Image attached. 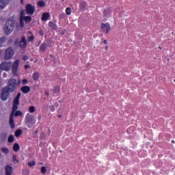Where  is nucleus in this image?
Masks as SVG:
<instances>
[{
  "instance_id": "38",
  "label": "nucleus",
  "mask_w": 175,
  "mask_h": 175,
  "mask_svg": "<svg viewBox=\"0 0 175 175\" xmlns=\"http://www.w3.org/2000/svg\"><path fill=\"white\" fill-rule=\"evenodd\" d=\"M49 109H50V110H51V111H55V107L54 105H51V106L49 107Z\"/></svg>"
},
{
  "instance_id": "5",
  "label": "nucleus",
  "mask_w": 175,
  "mask_h": 175,
  "mask_svg": "<svg viewBox=\"0 0 175 175\" xmlns=\"http://www.w3.org/2000/svg\"><path fill=\"white\" fill-rule=\"evenodd\" d=\"M11 68H12V63H10V62H3L0 64V70H5V72H9V70H10Z\"/></svg>"
},
{
  "instance_id": "12",
  "label": "nucleus",
  "mask_w": 175,
  "mask_h": 175,
  "mask_svg": "<svg viewBox=\"0 0 175 175\" xmlns=\"http://www.w3.org/2000/svg\"><path fill=\"white\" fill-rule=\"evenodd\" d=\"M32 18L31 16H23L21 20H20L21 27H23V21L27 23V24L31 23Z\"/></svg>"
},
{
  "instance_id": "55",
  "label": "nucleus",
  "mask_w": 175,
  "mask_h": 175,
  "mask_svg": "<svg viewBox=\"0 0 175 175\" xmlns=\"http://www.w3.org/2000/svg\"><path fill=\"white\" fill-rule=\"evenodd\" d=\"M61 34H62V35H64V34H65V33H61Z\"/></svg>"
},
{
  "instance_id": "41",
  "label": "nucleus",
  "mask_w": 175,
  "mask_h": 175,
  "mask_svg": "<svg viewBox=\"0 0 175 175\" xmlns=\"http://www.w3.org/2000/svg\"><path fill=\"white\" fill-rule=\"evenodd\" d=\"M29 58V57H28L27 55H24V56L23 57V61H28Z\"/></svg>"
},
{
  "instance_id": "60",
  "label": "nucleus",
  "mask_w": 175,
  "mask_h": 175,
  "mask_svg": "<svg viewBox=\"0 0 175 175\" xmlns=\"http://www.w3.org/2000/svg\"><path fill=\"white\" fill-rule=\"evenodd\" d=\"M35 133H38V131H36L35 132Z\"/></svg>"
},
{
  "instance_id": "1",
  "label": "nucleus",
  "mask_w": 175,
  "mask_h": 175,
  "mask_svg": "<svg viewBox=\"0 0 175 175\" xmlns=\"http://www.w3.org/2000/svg\"><path fill=\"white\" fill-rule=\"evenodd\" d=\"M14 27H16V21H14V17H10L8 20L6 21L3 27L5 33L6 35H10V33L13 32Z\"/></svg>"
},
{
  "instance_id": "33",
  "label": "nucleus",
  "mask_w": 175,
  "mask_h": 175,
  "mask_svg": "<svg viewBox=\"0 0 175 175\" xmlns=\"http://www.w3.org/2000/svg\"><path fill=\"white\" fill-rule=\"evenodd\" d=\"M35 165H36L35 161H31L30 162H28V166H29V167H32V166H35Z\"/></svg>"
},
{
  "instance_id": "35",
  "label": "nucleus",
  "mask_w": 175,
  "mask_h": 175,
  "mask_svg": "<svg viewBox=\"0 0 175 175\" xmlns=\"http://www.w3.org/2000/svg\"><path fill=\"white\" fill-rule=\"evenodd\" d=\"M14 116L15 117H18V116H23V112H21V111H16Z\"/></svg>"
},
{
  "instance_id": "19",
  "label": "nucleus",
  "mask_w": 175,
  "mask_h": 175,
  "mask_svg": "<svg viewBox=\"0 0 175 175\" xmlns=\"http://www.w3.org/2000/svg\"><path fill=\"white\" fill-rule=\"evenodd\" d=\"M28 35H31V36L27 37V42H33L34 38H33V36L32 35V33H31V31H29Z\"/></svg>"
},
{
  "instance_id": "34",
  "label": "nucleus",
  "mask_w": 175,
  "mask_h": 175,
  "mask_svg": "<svg viewBox=\"0 0 175 175\" xmlns=\"http://www.w3.org/2000/svg\"><path fill=\"white\" fill-rule=\"evenodd\" d=\"M29 113H35V107L31 106L29 107Z\"/></svg>"
},
{
  "instance_id": "47",
  "label": "nucleus",
  "mask_w": 175,
  "mask_h": 175,
  "mask_svg": "<svg viewBox=\"0 0 175 175\" xmlns=\"http://www.w3.org/2000/svg\"><path fill=\"white\" fill-rule=\"evenodd\" d=\"M105 50H109V46H106L105 47Z\"/></svg>"
},
{
  "instance_id": "56",
  "label": "nucleus",
  "mask_w": 175,
  "mask_h": 175,
  "mask_svg": "<svg viewBox=\"0 0 175 175\" xmlns=\"http://www.w3.org/2000/svg\"><path fill=\"white\" fill-rule=\"evenodd\" d=\"M172 143H174V140H172Z\"/></svg>"
},
{
  "instance_id": "49",
  "label": "nucleus",
  "mask_w": 175,
  "mask_h": 175,
  "mask_svg": "<svg viewBox=\"0 0 175 175\" xmlns=\"http://www.w3.org/2000/svg\"><path fill=\"white\" fill-rule=\"evenodd\" d=\"M45 95L46 96H49V92H45Z\"/></svg>"
},
{
  "instance_id": "39",
  "label": "nucleus",
  "mask_w": 175,
  "mask_h": 175,
  "mask_svg": "<svg viewBox=\"0 0 175 175\" xmlns=\"http://www.w3.org/2000/svg\"><path fill=\"white\" fill-rule=\"evenodd\" d=\"M27 83H28V80H27V79L22 80L23 85H25V84H27Z\"/></svg>"
},
{
  "instance_id": "58",
  "label": "nucleus",
  "mask_w": 175,
  "mask_h": 175,
  "mask_svg": "<svg viewBox=\"0 0 175 175\" xmlns=\"http://www.w3.org/2000/svg\"><path fill=\"white\" fill-rule=\"evenodd\" d=\"M23 0H21V3H23Z\"/></svg>"
},
{
  "instance_id": "62",
  "label": "nucleus",
  "mask_w": 175,
  "mask_h": 175,
  "mask_svg": "<svg viewBox=\"0 0 175 175\" xmlns=\"http://www.w3.org/2000/svg\"><path fill=\"white\" fill-rule=\"evenodd\" d=\"M174 81H175V79L174 80Z\"/></svg>"
},
{
  "instance_id": "28",
  "label": "nucleus",
  "mask_w": 175,
  "mask_h": 175,
  "mask_svg": "<svg viewBox=\"0 0 175 175\" xmlns=\"http://www.w3.org/2000/svg\"><path fill=\"white\" fill-rule=\"evenodd\" d=\"M5 42H6V38L1 37L0 38V47H2V44H3V43H5Z\"/></svg>"
},
{
  "instance_id": "22",
  "label": "nucleus",
  "mask_w": 175,
  "mask_h": 175,
  "mask_svg": "<svg viewBox=\"0 0 175 175\" xmlns=\"http://www.w3.org/2000/svg\"><path fill=\"white\" fill-rule=\"evenodd\" d=\"M80 8H81V9L84 10V9H85L87 8V3L85 1H82L80 3Z\"/></svg>"
},
{
  "instance_id": "54",
  "label": "nucleus",
  "mask_w": 175,
  "mask_h": 175,
  "mask_svg": "<svg viewBox=\"0 0 175 175\" xmlns=\"http://www.w3.org/2000/svg\"><path fill=\"white\" fill-rule=\"evenodd\" d=\"M4 77H6V74H3Z\"/></svg>"
},
{
  "instance_id": "50",
  "label": "nucleus",
  "mask_w": 175,
  "mask_h": 175,
  "mask_svg": "<svg viewBox=\"0 0 175 175\" xmlns=\"http://www.w3.org/2000/svg\"><path fill=\"white\" fill-rule=\"evenodd\" d=\"M40 118H42V116H40L38 117V120H40Z\"/></svg>"
},
{
  "instance_id": "31",
  "label": "nucleus",
  "mask_w": 175,
  "mask_h": 175,
  "mask_svg": "<svg viewBox=\"0 0 175 175\" xmlns=\"http://www.w3.org/2000/svg\"><path fill=\"white\" fill-rule=\"evenodd\" d=\"M40 170H41V173L42 174H46V172H47V170L46 169V167H44V166H42L41 167Z\"/></svg>"
},
{
  "instance_id": "26",
  "label": "nucleus",
  "mask_w": 175,
  "mask_h": 175,
  "mask_svg": "<svg viewBox=\"0 0 175 175\" xmlns=\"http://www.w3.org/2000/svg\"><path fill=\"white\" fill-rule=\"evenodd\" d=\"M8 142V143H13V142H14V136L13 135H10Z\"/></svg>"
},
{
  "instance_id": "43",
  "label": "nucleus",
  "mask_w": 175,
  "mask_h": 175,
  "mask_svg": "<svg viewBox=\"0 0 175 175\" xmlns=\"http://www.w3.org/2000/svg\"><path fill=\"white\" fill-rule=\"evenodd\" d=\"M44 137H46V134H44V133H42L41 134V135H40V139H44Z\"/></svg>"
},
{
  "instance_id": "2",
  "label": "nucleus",
  "mask_w": 175,
  "mask_h": 175,
  "mask_svg": "<svg viewBox=\"0 0 175 175\" xmlns=\"http://www.w3.org/2000/svg\"><path fill=\"white\" fill-rule=\"evenodd\" d=\"M10 93L14 92L17 90V79L14 78H10L7 83V85L4 87Z\"/></svg>"
},
{
  "instance_id": "17",
  "label": "nucleus",
  "mask_w": 175,
  "mask_h": 175,
  "mask_svg": "<svg viewBox=\"0 0 175 175\" xmlns=\"http://www.w3.org/2000/svg\"><path fill=\"white\" fill-rule=\"evenodd\" d=\"M49 17H50V14L47 12L43 13L42 16V21H47V20L49 19Z\"/></svg>"
},
{
  "instance_id": "51",
  "label": "nucleus",
  "mask_w": 175,
  "mask_h": 175,
  "mask_svg": "<svg viewBox=\"0 0 175 175\" xmlns=\"http://www.w3.org/2000/svg\"><path fill=\"white\" fill-rule=\"evenodd\" d=\"M59 118H61V117H62L61 115L58 116Z\"/></svg>"
},
{
  "instance_id": "24",
  "label": "nucleus",
  "mask_w": 175,
  "mask_h": 175,
  "mask_svg": "<svg viewBox=\"0 0 175 175\" xmlns=\"http://www.w3.org/2000/svg\"><path fill=\"white\" fill-rule=\"evenodd\" d=\"M23 133V131L18 129L15 131V136L16 137H18L19 136H21Z\"/></svg>"
},
{
  "instance_id": "52",
  "label": "nucleus",
  "mask_w": 175,
  "mask_h": 175,
  "mask_svg": "<svg viewBox=\"0 0 175 175\" xmlns=\"http://www.w3.org/2000/svg\"><path fill=\"white\" fill-rule=\"evenodd\" d=\"M159 49L160 50H162V48H161V46H159Z\"/></svg>"
},
{
  "instance_id": "6",
  "label": "nucleus",
  "mask_w": 175,
  "mask_h": 175,
  "mask_svg": "<svg viewBox=\"0 0 175 175\" xmlns=\"http://www.w3.org/2000/svg\"><path fill=\"white\" fill-rule=\"evenodd\" d=\"M13 55H14V51L13 50V48L9 47L7 50L5 51V59H10L13 57Z\"/></svg>"
},
{
  "instance_id": "18",
  "label": "nucleus",
  "mask_w": 175,
  "mask_h": 175,
  "mask_svg": "<svg viewBox=\"0 0 175 175\" xmlns=\"http://www.w3.org/2000/svg\"><path fill=\"white\" fill-rule=\"evenodd\" d=\"M39 72H36L33 74L32 79L34 80V81H38V80H39Z\"/></svg>"
},
{
  "instance_id": "46",
  "label": "nucleus",
  "mask_w": 175,
  "mask_h": 175,
  "mask_svg": "<svg viewBox=\"0 0 175 175\" xmlns=\"http://www.w3.org/2000/svg\"><path fill=\"white\" fill-rule=\"evenodd\" d=\"M28 68H29V66H28V65H25V69H28Z\"/></svg>"
},
{
  "instance_id": "7",
  "label": "nucleus",
  "mask_w": 175,
  "mask_h": 175,
  "mask_svg": "<svg viewBox=\"0 0 175 175\" xmlns=\"http://www.w3.org/2000/svg\"><path fill=\"white\" fill-rule=\"evenodd\" d=\"M9 95H10V92H9L5 88H3L1 89V100H8V98H9Z\"/></svg>"
},
{
  "instance_id": "32",
  "label": "nucleus",
  "mask_w": 175,
  "mask_h": 175,
  "mask_svg": "<svg viewBox=\"0 0 175 175\" xmlns=\"http://www.w3.org/2000/svg\"><path fill=\"white\" fill-rule=\"evenodd\" d=\"M66 13L68 16L70 15V14L72 13V10L70 9V8H67L66 9Z\"/></svg>"
},
{
  "instance_id": "23",
  "label": "nucleus",
  "mask_w": 175,
  "mask_h": 175,
  "mask_svg": "<svg viewBox=\"0 0 175 175\" xmlns=\"http://www.w3.org/2000/svg\"><path fill=\"white\" fill-rule=\"evenodd\" d=\"M46 47H47V44L46 43H42L40 46V49L41 51H46Z\"/></svg>"
},
{
  "instance_id": "21",
  "label": "nucleus",
  "mask_w": 175,
  "mask_h": 175,
  "mask_svg": "<svg viewBox=\"0 0 175 175\" xmlns=\"http://www.w3.org/2000/svg\"><path fill=\"white\" fill-rule=\"evenodd\" d=\"M38 6H39V8H44L46 3L43 1H40L38 2Z\"/></svg>"
},
{
  "instance_id": "29",
  "label": "nucleus",
  "mask_w": 175,
  "mask_h": 175,
  "mask_svg": "<svg viewBox=\"0 0 175 175\" xmlns=\"http://www.w3.org/2000/svg\"><path fill=\"white\" fill-rule=\"evenodd\" d=\"M1 152L4 154H9V149L8 148H1Z\"/></svg>"
},
{
  "instance_id": "16",
  "label": "nucleus",
  "mask_w": 175,
  "mask_h": 175,
  "mask_svg": "<svg viewBox=\"0 0 175 175\" xmlns=\"http://www.w3.org/2000/svg\"><path fill=\"white\" fill-rule=\"evenodd\" d=\"M111 13V9L107 8L105 10H103V14L104 17H107V16H110V14Z\"/></svg>"
},
{
  "instance_id": "42",
  "label": "nucleus",
  "mask_w": 175,
  "mask_h": 175,
  "mask_svg": "<svg viewBox=\"0 0 175 175\" xmlns=\"http://www.w3.org/2000/svg\"><path fill=\"white\" fill-rule=\"evenodd\" d=\"M21 96V93L19 92V93H18V94L16 95V97L15 98V99L20 100Z\"/></svg>"
},
{
  "instance_id": "37",
  "label": "nucleus",
  "mask_w": 175,
  "mask_h": 175,
  "mask_svg": "<svg viewBox=\"0 0 175 175\" xmlns=\"http://www.w3.org/2000/svg\"><path fill=\"white\" fill-rule=\"evenodd\" d=\"M24 14H25V12H24V10H22L21 12V19L20 20L23 19V17H25V16H24Z\"/></svg>"
},
{
  "instance_id": "20",
  "label": "nucleus",
  "mask_w": 175,
  "mask_h": 175,
  "mask_svg": "<svg viewBox=\"0 0 175 175\" xmlns=\"http://www.w3.org/2000/svg\"><path fill=\"white\" fill-rule=\"evenodd\" d=\"M13 150L14 151H15V152H18V150H20V145H18V144L17 143L14 144Z\"/></svg>"
},
{
  "instance_id": "10",
  "label": "nucleus",
  "mask_w": 175,
  "mask_h": 175,
  "mask_svg": "<svg viewBox=\"0 0 175 175\" xmlns=\"http://www.w3.org/2000/svg\"><path fill=\"white\" fill-rule=\"evenodd\" d=\"M26 123L31 124V126H29V128H31V126H32V125L34 124L35 120H33V116H32V115L27 114L26 116Z\"/></svg>"
},
{
  "instance_id": "44",
  "label": "nucleus",
  "mask_w": 175,
  "mask_h": 175,
  "mask_svg": "<svg viewBox=\"0 0 175 175\" xmlns=\"http://www.w3.org/2000/svg\"><path fill=\"white\" fill-rule=\"evenodd\" d=\"M49 57L52 61H55V58H54V56L53 55H49Z\"/></svg>"
},
{
  "instance_id": "30",
  "label": "nucleus",
  "mask_w": 175,
  "mask_h": 175,
  "mask_svg": "<svg viewBox=\"0 0 175 175\" xmlns=\"http://www.w3.org/2000/svg\"><path fill=\"white\" fill-rule=\"evenodd\" d=\"M12 159H13V162L14 163H18V160L17 159V156H16L15 154H13Z\"/></svg>"
},
{
  "instance_id": "9",
  "label": "nucleus",
  "mask_w": 175,
  "mask_h": 175,
  "mask_svg": "<svg viewBox=\"0 0 175 175\" xmlns=\"http://www.w3.org/2000/svg\"><path fill=\"white\" fill-rule=\"evenodd\" d=\"M26 13L27 14H30V16H32L33 13H35V6L27 4L25 8Z\"/></svg>"
},
{
  "instance_id": "13",
  "label": "nucleus",
  "mask_w": 175,
  "mask_h": 175,
  "mask_svg": "<svg viewBox=\"0 0 175 175\" xmlns=\"http://www.w3.org/2000/svg\"><path fill=\"white\" fill-rule=\"evenodd\" d=\"M8 3L9 0H0V10L5 9Z\"/></svg>"
},
{
  "instance_id": "45",
  "label": "nucleus",
  "mask_w": 175,
  "mask_h": 175,
  "mask_svg": "<svg viewBox=\"0 0 175 175\" xmlns=\"http://www.w3.org/2000/svg\"><path fill=\"white\" fill-rule=\"evenodd\" d=\"M103 43H104L105 44H107V40H104Z\"/></svg>"
},
{
  "instance_id": "15",
  "label": "nucleus",
  "mask_w": 175,
  "mask_h": 175,
  "mask_svg": "<svg viewBox=\"0 0 175 175\" xmlns=\"http://www.w3.org/2000/svg\"><path fill=\"white\" fill-rule=\"evenodd\" d=\"M21 91H22L23 94H28L31 92V88L29 86H23L21 88Z\"/></svg>"
},
{
  "instance_id": "14",
  "label": "nucleus",
  "mask_w": 175,
  "mask_h": 175,
  "mask_svg": "<svg viewBox=\"0 0 175 175\" xmlns=\"http://www.w3.org/2000/svg\"><path fill=\"white\" fill-rule=\"evenodd\" d=\"M5 175H12L13 173V167L10 165H6L5 167Z\"/></svg>"
},
{
  "instance_id": "57",
  "label": "nucleus",
  "mask_w": 175,
  "mask_h": 175,
  "mask_svg": "<svg viewBox=\"0 0 175 175\" xmlns=\"http://www.w3.org/2000/svg\"><path fill=\"white\" fill-rule=\"evenodd\" d=\"M40 165H43V163H40Z\"/></svg>"
},
{
  "instance_id": "40",
  "label": "nucleus",
  "mask_w": 175,
  "mask_h": 175,
  "mask_svg": "<svg viewBox=\"0 0 175 175\" xmlns=\"http://www.w3.org/2000/svg\"><path fill=\"white\" fill-rule=\"evenodd\" d=\"M23 174H25V175L29 174V171L28 170H23Z\"/></svg>"
},
{
  "instance_id": "11",
  "label": "nucleus",
  "mask_w": 175,
  "mask_h": 175,
  "mask_svg": "<svg viewBox=\"0 0 175 175\" xmlns=\"http://www.w3.org/2000/svg\"><path fill=\"white\" fill-rule=\"evenodd\" d=\"M18 64L19 62L18 60H16L12 66V73L13 75H17V70L18 69Z\"/></svg>"
},
{
  "instance_id": "3",
  "label": "nucleus",
  "mask_w": 175,
  "mask_h": 175,
  "mask_svg": "<svg viewBox=\"0 0 175 175\" xmlns=\"http://www.w3.org/2000/svg\"><path fill=\"white\" fill-rule=\"evenodd\" d=\"M27 38L25 36H22L21 39L16 38L14 44L15 47H20V49H27Z\"/></svg>"
},
{
  "instance_id": "61",
  "label": "nucleus",
  "mask_w": 175,
  "mask_h": 175,
  "mask_svg": "<svg viewBox=\"0 0 175 175\" xmlns=\"http://www.w3.org/2000/svg\"><path fill=\"white\" fill-rule=\"evenodd\" d=\"M41 35H43V32H41Z\"/></svg>"
},
{
  "instance_id": "25",
  "label": "nucleus",
  "mask_w": 175,
  "mask_h": 175,
  "mask_svg": "<svg viewBox=\"0 0 175 175\" xmlns=\"http://www.w3.org/2000/svg\"><path fill=\"white\" fill-rule=\"evenodd\" d=\"M49 25L51 28H52V29H57V25H55L54 23L49 22Z\"/></svg>"
},
{
  "instance_id": "48",
  "label": "nucleus",
  "mask_w": 175,
  "mask_h": 175,
  "mask_svg": "<svg viewBox=\"0 0 175 175\" xmlns=\"http://www.w3.org/2000/svg\"><path fill=\"white\" fill-rule=\"evenodd\" d=\"M55 106H56V107H58V103H55Z\"/></svg>"
},
{
  "instance_id": "8",
  "label": "nucleus",
  "mask_w": 175,
  "mask_h": 175,
  "mask_svg": "<svg viewBox=\"0 0 175 175\" xmlns=\"http://www.w3.org/2000/svg\"><path fill=\"white\" fill-rule=\"evenodd\" d=\"M110 29H111V27H110V23H102L101 24V31L103 33H109L110 32Z\"/></svg>"
},
{
  "instance_id": "36",
  "label": "nucleus",
  "mask_w": 175,
  "mask_h": 175,
  "mask_svg": "<svg viewBox=\"0 0 175 175\" xmlns=\"http://www.w3.org/2000/svg\"><path fill=\"white\" fill-rule=\"evenodd\" d=\"M20 100H18V98H14V102H13V105H19L20 103Z\"/></svg>"
},
{
  "instance_id": "59",
  "label": "nucleus",
  "mask_w": 175,
  "mask_h": 175,
  "mask_svg": "<svg viewBox=\"0 0 175 175\" xmlns=\"http://www.w3.org/2000/svg\"><path fill=\"white\" fill-rule=\"evenodd\" d=\"M48 47H50V44H49Z\"/></svg>"
},
{
  "instance_id": "27",
  "label": "nucleus",
  "mask_w": 175,
  "mask_h": 175,
  "mask_svg": "<svg viewBox=\"0 0 175 175\" xmlns=\"http://www.w3.org/2000/svg\"><path fill=\"white\" fill-rule=\"evenodd\" d=\"M61 90V88H59V86H55L53 88V92H55V94H58V92H59Z\"/></svg>"
},
{
  "instance_id": "4",
  "label": "nucleus",
  "mask_w": 175,
  "mask_h": 175,
  "mask_svg": "<svg viewBox=\"0 0 175 175\" xmlns=\"http://www.w3.org/2000/svg\"><path fill=\"white\" fill-rule=\"evenodd\" d=\"M18 105H16V104H13V107H12V112L11 113L10 116V120H9V124L10 125V128L12 129H14V111H16L17 110V109H18Z\"/></svg>"
},
{
  "instance_id": "53",
  "label": "nucleus",
  "mask_w": 175,
  "mask_h": 175,
  "mask_svg": "<svg viewBox=\"0 0 175 175\" xmlns=\"http://www.w3.org/2000/svg\"><path fill=\"white\" fill-rule=\"evenodd\" d=\"M1 55H2V53H1V51H0V57H1Z\"/></svg>"
}]
</instances>
